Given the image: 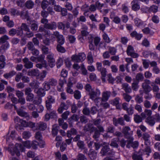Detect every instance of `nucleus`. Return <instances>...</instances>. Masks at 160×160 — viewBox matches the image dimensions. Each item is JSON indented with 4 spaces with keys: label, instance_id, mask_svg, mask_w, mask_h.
<instances>
[{
    "label": "nucleus",
    "instance_id": "a19ab883",
    "mask_svg": "<svg viewBox=\"0 0 160 160\" xmlns=\"http://www.w3.org/2000/svg\"><path fill=\"white\" fill-rule=\"evenodd\" d=\"M103 40L106 43H109L111 41V40L108 37V35L105 32H104L102 35Z\"/></svg>",
    "mask_w": 160,
    "mask_h": 160
},
{
    "label": "nucleus",
    "instance_id": "cd10ccee",
    "mask_svg": "<svg viewBox=\"0 0 160 160\" xmlns=\"http://www.w3.org/2000/svg\"><path fill=\"white\" fill-rule=\"evenodd\" d=\"M135 100L136 102L140 104L143 101V98L142 97V93L141 94V95L139 94H137L136 95L135 98Z\"/></svg>",
    "mask_w": 160,
    "mask_h": 160
},
{
    "label": "nucleus",
    "instance_id": "338daca9",
    "mask_svg": "<svg viewBox=\"0 0 160 160\" xmlns=\"http://www.w3.org/2000/svg\"><path fill=\"white\" fill-rule=\"evenodd\" d=\"M43 89L45 91H48L50 88V86L48 82H44L42 84Z\"/></svg>",
    "mask_w": 160,
    "mask_h": 160
},
{
    "label": "nucleus",
    "instance_id": "49530a36",
    "mask_svg": "<svg viewBox=\"0 0 160 160\" xmlns=\"http://www.w3.org/2000/svg\"><path fill=\"white\" fill-rule=\"evenodd\" d=\"M95 128L94 127L92 126V125L90 123H88L87 124L84 128V130L86 131H89L91 130L92 129L94 128Z\"/></svg>",
    "mask_w": 160,
    "mask_h": 160
},
{
    "label": "nucleus",
    "instance_id": "20e7f679",
    "mask_svg": "<svg viewBox=\"0 0 160 160\" xmlns=\"http://www.w3.org/2000/svg\"><path fill=\"white\" fill-rule=\"evenodd\" d=\"M55 98L51 95H49L47 97V99L45 101L46 106L47 108L50 109L52 107V104L55 103Z\"/></svg>",
    "mask_w": 160,
    "mask_h": 160
},
{
    "label": "nucleus",
    "instance_id": "4d7b16f0",
    "mask_svg": "<svg viewBox=\"0 0 160 160\" xmlns=\"http://www.w3.org/2000/svg\"><path fill=\"white\" fill-rule=\"evenodd\" d=\"M77 145L79 148L81 149H84V147H85V144L84 142L81 140L78 141Z\"/></svg>",
    "mask_w": 160,
    "mask_h": 160
},
{
    "label": "nucleus",
    "instance_id": "c85d7f7f",
    "mask_svg": "<svg viewBox=\"0 0 160 160\" xmlns=\"http://www.w3.org/2000/svg\"><path fill=\"white\" fill-rule=\"evenodd\" d=\"M146 120L147 123L151 126H154L155 123V121L152 117L147 118Z\"/></svg>",
    "mask_w": 160,
    "mask_h": 160
},
{
    "label": "nucleus",
    "instance_id": "f03ea898",
    "mask_svg": "<svg viewBox=\"0 0 160 160\" xmlns=\"http://www.w3.org/2000/svg\"><path fill=\"white\" fill-rule=\"evenodd\" d=\"M96 66L97 70L101 73L102 82H105L106 81L105 77L107 72L106 68L102 67V63L100 62H97L96 63Z\"/></svg>",
    "mask_w": 160,
    "mask_h": 160
},
{
    "label": "nucleus",
    "instance_id": "39448f33",
    "mask_svg": "<svg viewBox=\"0 0 160 160\" xmlns=\"http://www.w3.org/2000/svg\"><path fill=\"white\" fill-rule=\"evenodd\" d=\"M100 152L103 156L106 155H111L113 156L115 153L114 152L110 150L109 146L107 145L105 146L102 147Z\"/></svg>",
    "mask_w": 160,
    "mask_h": 160
},
{
    "label": "nucleus",
    "instance_id": "e2e57ef3",
    "mask_svg": "<svg viewBox=\"0 0 160 160\" xmlns=\"http://www.w3.org/2000/svg\"><path fill=\"white\" fill-rule=\"evenodd\" d=\"M129 139L125 140L124 139H122L120 141V145L122 148H124L125 146L128 144Z\"/></svg>",
    "mask_w": 160,
    "mask_h": 160
},
{
    "label": "nucleus",
    "instance_id": "7ed1b4c3",
    "mask_svg": "<svg viewBox=\"0 0 160 160\" xmlns=\"http://www.w3.org/2000/svg\"><path fill=\"white\" fill-rule=\"evenodd\" d=\"M14 107L15 109L16 110L19 116L25 118L27 120L29 119V115L28 113L22 109V108H23V107H21V108L19 109H18L15 105L14 106Z\"/></svg>",
    "mask_w": 160,
    "mask_h": 160
},
{
    "label": "nucleus",
    "instance_id": "6e6552de",
    "mask_svg": "<svg viewBox=\"0 0 160 160\" xmlns=\"http://www.w3.org/2000/svg\"><path fill=\"white\" fill-rule=\"evenodd\" d=\"M101 94V92L98 88H96L95 90H93L88 93L89 98L92 100L98 96H100Z\"/></svg>",
    "mask_w": 160,
    "mask_h": 160
},
{
    "label": "nucleus",
    "instance_id": "e433bc0d",
    "mask_svg": "<svg viewBox=\"0 0 160 160\" xmlns=\"http://www.w3.org/2000/svg\"><path fill=\"white\" fill-rule=\"evenodd\" d=\"M89 157L90 159L93 160L96 158L97 153L94 151H92V149H90V152L88 154Z\"/></svg>",
    "mask_w": 160,
    "mask_h": 160
},
{
    "label": "nucleus",
    "instance_id": "a18cd8bd",
    "mask_svg": "<svg viewBox=\"0 0 160 160\" xmlns=\"http://www.w3.org/2000/svg\"><path fill=\"white\" fill-rule=\"evenodd\" d=\"M62 45L61 44H58L56 47L57 50L59 52L64 53L66 52V50Z\"/></svg>",
    "mask_w": 160,
    "mask_h": 160
},
{
    "label": "nucleus",
    "instance_id": "dca6fc26",
    "mask_svg": "<svg viewBox=\"0 0 160 160\" xmlns=\"http://www.w3.org/2000/svg\"><path fill=\"white\" fill-rule=\"evenodd\" d=\"M138 142L135 141L133 142V139L132 138L129 139L128 144L127 145V148H129L131 147L135 148L138 147Z\"/></svg>",
    "mask_w": 160,
    "mask_h": 160
},
{
    "label": "nucleus",
    "instance_id": "4468645a",
    "mask_svg": "<svg viewBox=\"0 0 160 160\" xmlns=\"http://www.w3.org/2000/svg\"><path fill=\"white\" fill-rule=\"evenodd\" d=\"M57 27V23L54 22H52L50 23H48L47 24L45 25V26H44L45 28L50 30H55L56 29Z\"/></svg>",
    "mask_w": 160,
    "mask_h": 160
},
{
    "label": "nucleus",
    "instance_id": "0e129e2a",
    "mask_svg": "<svg viewBox=\"0 0 160 160\" xmlns=\"http://www.w3.org/2000/svg\"><path fill=\"white\" fill-rule=\"evenodd\" d=\"M34 95L33 93L27 95L26 97L27 101L28 102H32L34 98Z\"/></svg>",
    "mask_w": 160,
    "mask_h": 160
},
{
    "label": "nucleus",
    "instance_id": "69168bd1",
    "mask_svg": "<svg viewBox=\"0 0 160 160\" xmlns=\"http://www.w3.org/2000/svg\"><path fill=\"white\" fill-rule=\"evenodd\" d=\"M138 88L139 86L138 85V82H135L132 83V88L133 90L135 91H137Z\"/></svg>",
    "mask_w": 160,
    "mask_h": 160
},
{
    "label": "nucleus",
    "instance_id": "4be33fe9",
    "mask_svg": "<svg viewBox=\"0 0 160 160\" xmlns=\"http://www.w3.org/2000/svg\"><path fill=\"white\" fill-rule=\"evenodd\" d=\"M9 47V44L8 42L6 43L2 44L0 47V53H4L6 50Z\"/></svg>",
    "mask_w": 160,
    "mask_h": 160
},
{
    "label": "nucleus",
    "instance_id": "4c0bfd02",
    "mask_svg": "<svg viewBox=\"0 0 160 160\" xmlns=\"http://www.w3.org/2000/svg\"><path fill=\"white\" fill-rule=\"evenodd\" d=\"M34 5V3L32 0H28L25 3L26 7L29 9L32 8Z\"/></svg>",
    "mask_w": 160,
    "mask_h": 160
},
{
    "label": "nucleus",
    "instance_id": "6ab92c4d",
    "mask_svg": "<svg viewBox=\"0 0 160 160\" xmlns=\"http://www.w3.org/2000/svg\"><path fill=\"white\" fill-rule=\"evenodd\" d=\"M39 72L37 69L29 70L28 72V75L31 76H39Z\"/></svg>",
    "mask_w": 160,
    "mask_h": 160
},
{
    "label": "nucleus",
    "instance_id": "79ce46f5",
    "mask_svg": "<svg viewBox=\"0 0 160 160\" xmlns=\"http://www.w3.org/2000/svg\"><path fill=\"white\" fill-rule=\"evenodd\" d=\"M9 39V38L6 35H3L0 38V42L1 43H5L8 42L7 41Z\"/></svg>",
    "mask_w": 160,
    "mask_h": 160
},
{
    "label": "nucleus",
    "instance_id": "9b49d317",
    "mask_svg": "<svg viewBox=\"0 0 160 160\" xmlns=\"http://www.w3.org/2000/svg\"><path fill=\"white\" fill-rule=\"evenodd\" d=\"M132 9L134 11H137L140 8V5L139 2L138 0H133L131 3Z\"/></svg>",
    "mask_w": 160,
    "mask_h": 160
},
{
    "label": "nucleus",
    "instance_id": "1a4fd4ad",
    "mask_svg": "<svg viewBox=\"0 0 160 160\" xmlns=\"http://www.w3.org/2000/svg\"><path fill=\"white\" fill-rule=\"evenodd\" d=\"M53 34L57 38V42L58 44L62 45L64 43L65 39L62 35L59 34V32L58 31L54 32Z\"/></svg>",
    "mask_w": 160,
    "mask_h": 160
},
{
    "label": "nucleus",
    "instance_id": "37998d69",
    "mask_svg": "<svg viewBox=\"0 0 160 160\" xmlns=\"http://www.w3.org/2000/svg\"><path fill=\"white\" fill-rule=\"evenodd\" d=\"M132 158L134 160H143L141 155L138 153L134 154L132 156Z\"/></svg>",
    "mask_w": 160,
    "mask_h": 160
},
{
    "label": "nucleus",
    "instance_id": "de8ad7c7",
    "mask_svg": "<svg viewBox=\"0 0 160 160\" xmlns=\"http://www.w3.org/2000/svg\"><path fill=\"white\" fill-rule=\"evenodd\" d=\"M71 132V134L73 135H75L77 134V131L76 129L74 128H72L70 130H68L67 132V136L68 138H70V134H69V132Z\"/></svg>",
    "mask_w": 160,
    "mask_h": 160
},
{
    "label": "nucleus",
    "instance_id": "09e8293b",
    "mask_svg": "<svg viewBox=\"0 0 160 160\" xmlns=\"http://www.w3.org/2000/svg\"><path fill=\"white\" fill-rule=\"evenodd\" d=\"M34 22L31 24V28L32 31H36L38 28V24L37 22L33 21Z\"/></svg>",
    "mask_w": 160,
    "mask_h": 160
},
{
    "label": "nucleus",
    "instance_id": "7c9ffc66",
    "mask_svg": "<svg viewBox=\"0 0 160 160\" xmlns=\"http://www.w3.org/2000/svg\"><path fill=\"white\" fill-rule=\"evenodd\" d=\"M119 98H116L112 101L113 105L116 106L117 108L118 109H120V106L119 105Z\"/></svg>",
    "mask_w": 160,
    "mask_h": 160
},
{
    "label": "nucleus",
    "instance_id": "774afa93",
    "mask_svg": "<svg viewBox=\"0 0 160 160\" xmlns=\"http://www.w3.org/2000/svg\"><path fill=\"white\" fill-rule=\"evenodd\" d=\"M23 137L26 139L29 138L31 136V133L28 131H24L22 133Z\"/></svg>",
    "mask_w": 160,
    "mask_h": 160
},
{
    "label": "nucleus",
    "instance_id": "bf43d9fd",
    "mask_svg": "<svg viewBox=\"0 0 160 160\" xmlns=\"http://www.w3.org/2000/svg\"><path fill=\"white\" fill-rule=\"evenodd\" d=\"M79 62L83 61L86 58V56L84 53H80L78 54Z\"/></svg>",
    "mask_w": 160,
    "mask_h": 160
},
{
    "label": "nucleus",
    "instance_id": "aec40b11",
    "mask_svg": "<svg viewBox=\"0 0 160 160\" xmlns=\"http://www.w3.org/2000/svg\"><path fill=\"white\" fill-rule=\"evenodd\" d=\"M94 130V132L92 135V138L95 139L96 141H98V138L100 137V133L101 132L100 130L96 128H93Z\"/></svg>",
    "mask_w": 160,
    "mask_h": 160
},
{
    "label": "nucleus",
    "instance_id": "2f4dec72",
    "mask_svg": "<svg viewBox=\"0 0 160 160\" xmlns=\"http://www.w3.org/2000/svg\"><path fill=\"white\" fill-rule=\"evenodd\" d=\"M92 100L97 106L99 105H101V104H102V102H104L102 101V98L100 97L99 96H98L97 97L95 98Z\"/></svg>",
    "mask_w": 160,
    "mask_h": 160
},
{
    "label": "nucleus",
    "instance_id": "2eb2a0df",
    "mask_svg": "<svg viewBox=\"0 0 160 160\" xmlns=\"http://www.w3.org/2000/svg\"><path fill=\"white\" fill-rule=\"evenodd\" d=\"M111 94L109 91H105L102 93V101L105 102L108 101Z\"/></svg>",
    "mask_w": 160,
    "mask_h": 160
},
{
    "label": "nucleus",
    "instance_id": "680f3d73",
    "mask_svg": "<svg viewBox=\"0 0 160 160\" xmlns=\"http://www.w3.org/2000/svg\"><path fill=\"white\" fill-rule=\"evenodd\" d=\"M48 83L50 86L51 85L52 86H55L57 85V82L56 79L52 78L49 79Z\"/></svg>",
    "mask_w": 160,
    "mask_h": 160
},
{
    "label": "nucleus",
    "instance_id": "f704fd0d",
    "mask_svg": "<svg viewBox=\"0 0 160 160\" xmlns=\"http://www.w3.org/2000/svg\"><path fill=\"white\" fill-rule=\"evenodd\" d=\"M115 128L111 124H108L107 128L106 130L108 132L113 133Z\"/></svg>",
    "mask_w": 160,
    "mask_h": 160
},
{
    "label": "nucleus",
    "instance_id": "c756f323",
    "mask_svg": "<svg viewBox=\"0 0 160 160\" xmlns=\"http://www.w3.org/2000/svg\"><path fill=\"white\" fill-rule=\"evenodd\" d=\"M36 90H34V92H36L40 97H44L46 94L45 90L42 88H39L36 92Z\"/></svg>",
    "mask_w": 160,
    "mask_h": 160
},
{
    "label": "nucleus",
    "instance_id": "a211bd4d",
    "mask_svg": "<svg viewBox=\"0 0 160 160\" xmlns=\"http://www.w3.org/2000/svg\"><path fill=\"white\" fill-rule=\"evenodd\" d=\"M69 108V106L66 104L64 102H62L60 105L58 111L59 113H62L63 110H67Z\"/></svg>",
    "mask_w": 160,
    "mask_h": 160
},
{
    "label": "nucleus",
    "instance_id": "13d9d810",
    "mask_svg": "<svg viewBox=\"0 0 160 160\" xmlns=\"http://www.w3.org/2000/svg\"><path fill=\"white\" fill-rule=\"evenodd\" d=\"M81 73L84 75H87L88 72L86 69L84 65L83 64H81Z\"/></svg>",
    "mask_w": 160,
    "mask_h": 160
},
{
    "label": "nucleus",
    "instance_id": "052dcab7",
    "mask_svg": "<svg viewBox=\"0 0 160 160\" xmlns=\"http://www.w3.org/2000/svg\"><path fill=\"white\" fill-rule=\"evenodd\" d=\"M27 47L28 49L30 51H31L35 48L34 45L32 42H29L27 45Z\"/></svg>",
    "mask_w": 160,
    "mask_h": 160
},
{
    "label": "nucleus",
    "instance_id": "c9c22d12",
    "mask_svg": "<svg viewBox=\"0 0 160 160\" xmlns=\"http://www.w3.org/2000/svg\"><path fill=\"white\" fill-rule=\"evenodd\" d=\"M9 11L11 15L12 16H15L16 15L18 16L20 15L19 11L14 8H11Z\"/></svg>",
    "mask_w": 160,
    "mask_h": 160
},
{
    "label": "nucleus",
    "instance_id": "3c124183",
    "mask_svg": "<svg viewBox=\"0 0 160 160\" xmlns=\"http://www.w3.org/2000/svg\"><path fill=\"white\" fill-rule=\"evenodd\" d=\"M20 28L22 31L24 30L26 32L30 29L29 26H28L25 23H22Z\"/></svg>",
    "mask_w": 160,
    "mask_h": 160
},
{
    "label": "nucleus",
    "instance_id": "f257e3e1",
    "mask_svg": "<svg viewBox=\"0 0 160 160\" xmlns=\"http://www.w3.org/2000/svg\"><path fill=\"white\" fill-rule=\"evenodd\" d=\"M8 151L10 152L12 155L13 156L15 153L17 156H19L20 155L21 151H24V148L22 145L16 143L15 147L13 145H9L8 147Z\"/></svg>",
    "mask_w": 160,
    "mask_h": 160
},
{
    "label": "nucleus",
    "instance_id": "393cba45",
    "mask_svg": "<svg viewBox=\"0 0 160 160\" xmlns=\"http://www.w3.org/2000/svg\"><path fill=\"white\" fill-rule=\"evenodd\" d=\"M52 107H50V109L47 108V112L49 113L50 116L51 118H55L57 117V113L55 110H53L52 108Z\"/></svg>",
    "mask_w": 160,
    "mask_h": 160
},
{
    "label": "nucleus",
    "instance_id": "ea45409f",
    "mask_svg": "<svg viewBox=\"0 0 160 160\" xmlns=\"http://www.w3.org/2000/svg\"><path fill=\"white\" fill-rule=\"evenodd\" d=\"M39 83L36 81H33L29 84V86L33 88H37L39 87Z\"/></svg>",
    "mask_w": 160,
    "mask_h": 160
},
{
    "label": "nucleus",
    "instance_id": "f3484780",
    "mask_svg": "<svg viewBox=\"0 0 160 160\" xmlns=\"http://www.w3.org/2000/svg\"><path fill=\"white\" fill-rule=\"evenodd\" d=\"M152 110L145 109L143 112L141 113V116L143 118H145L147 117H150L152 114Z\"/></svg>",
    "mask_w": 160,
    "mask_h": 160
},
{
    "label": "nucleus",
    "instance_id": "864d4df0",
    "mask_svg": "<svg viewBox=\"0 0 160 160\" xmlns=\"http://www.w3.org/2000/svg\"><path fill=\"white\" fill-rule=\"evenodd\" d=\"M134 52L133 48L131 45H129L127 50V53L128 55L129 56L132 53Z\"/></svg>",
    "mask_w": 160,
    "mask_h": 160
},
{
    "label": "nucleus",
    "instance_id": "473e14b6",
    "mask_svg": "<svg viewBox=\"0 0 160 160\" xmlns=\"http://www.w3.org/2000/svg\"><path fill=\"white\" fill-rule=\"evenodd\" d=\"M142 87L144 93L150 92L152 90V88L149 85H142Z\"/></svg>",
    "mask_w": 160,
    "mask_h": 160
},
{
    "label": "nucleus",
    "instance_id": "423d86ee",
    "mask_svg": "<svg viewBox=\"0 0 160 160\" xmlns=\"http://www.w3.org/2000/svg\"><path fill=\"white\" fill-rule=\"evenodd\" d=\"M93 124L97 126V128L101 132H104V129L102 125V122L101 119L98 118L97 119H94L93 121Z\"/></svg>",
    "mask_w": 160,
    "mask_h": 160
},
{
    "label": "nucleus",
    "instance_id": "f8f14e48",
    "mask_svg": "<svg viewBox=\"0 0 160 160\" xmlns=\"http://www.w3.org/2000/svg\"><path fill=\"white\" fill-rule=\"evenodd\" d=\"M158 7L154 5L151 6L150 8L145 7L142 8L141 9L145 12H156L158 11Z\"/></svg>",
    "mask_w": 160,
    "mask_h": 160
},
{
    "label": "nucleus",
    "instance_id": "b1692460",
    "mask_svg": "<svg viewBox=\"0 0 160 160\" xmlns=\"http://www.w3.org/2000/svg\"><path fill=\"white\" fill-rule=\"evenodd\" d=\"M118 140L119 138H115L112 139L111 141L110 145L113 148H118Z\"/></svg>",
    "mask_w": 160,
    "mask_h": 160
},
{
    "label": "nucleus",
    "instance_id": "9d476101",
    "mask_svg": "<svg viewBox=\"0 0 160 160\" xmlns=\"http://www.w3.org/2000/svg\"><path fill=\"white\" fill-rule=\"evenodd\" d=\"M112 121L113 124L115 126H118V124L122 126H123L125 125L124 119L122 117H120L118 119L115 118H113Z\"/></svg>",
    "mask_w": 160,
    "mask_h": 160
},
{
    "label": "nucleus",
    "instance_id": "5fc2aeb1",
    "mask_svg": "<svg viewBox=\"0 0 160 160\" xmlns=\"http://www.w3.org/2000/svg\"><path fill=\"white\" fill-rule=\"evenodd\" d=\"M127 113L128 115H132L134 113L133 108L132 105H131L129 108L126 110Z\"/></svg>",
    "mask_w": 160,
    "mask_h": 160
},
{
    "label": "nucleus",
    "instance_id": "603ef678",
    "mask_svg": "<svg viewBox=\"0 0 160 160\" xmlns=\"http://www.w3.org/2000/svg\"><path fill=\"white\" fill-rule=\"evenodd\" d=\"M45 56L43 55H41L38 58V59L39 62L41 63H44L43 65H45V63H47L46 60H44Z\"/></svg>",
    "mask_w": 160,
    "mask_h": 160
},
{
    "label": "nucleus",
    "instance_id": "6e6d98bb",
    "mask_svg": "<svg viewBox=\"0 0 160 160\" xmlns=\"http://www.w3.org/2000/svg\"><path fill=\"white\" fill-rule=\"evenodd\" d=\"M42 50L43 53L44 54H49L51 53L50 51H49L48 48L46 47V46L43 45L42 47Z\"/></svg>",
    "mask_w": 160,
    "mask_h": 160
},
{
    "label": "nucleus",
    "instance_id": "58836bf2",
    "mask_svg": "<svg viewBox=\"0 0 160 160\" xmlns=\"http://www.w3.org/2000/svg\"><path fill=\"white\" fill-rule=\"evenodd\" d=\"M87 59L88 60V62L89 64H92L93 62V59L92 52H90L88 53Z\"/></svg>",
    "mask_w": 160,
    "mask_h": 160
},
{
    "label": "nucleus",
    "instance_id": "bb28decb",
    "mask_svg": "<svg viewBox=\"0 0 160 160\" xmlns=\"http://www.w3.org/2000/svg\"><path fill=\"white\" fill-rule=\"evenodd\" d=\"M16 74V72L14 71H11L9 72L4 73L3 76L6 79L11 78Z\"/></svg>",
    "mask_w": 160,
    "mask_h": 160
},
{
    "label": "nucleus",
    "instance_id": "a878e982",
    "mask_svg": "<svg viewBox=\"0 0 160 160\" xmlns=\"http://www.w3.org/2000/svg\"><path fill=\"white\" fill-rule=\"evenodd\" d=\"M130 35L132 37H135V38L138 40H140L142 37V34H138L135 31L131 33Z\"/></svg>",
    "mask_w": 160,
    "mask_h": 160
},
{
    "label": "nucleus",
    "instance_id": "ddd939ff",
    "mask_svg": "<svg viewBox=\"0 0 160 160\" xmlns=\"http://www.w3.org/2000/svg\"><path fill=\"white\" fill-rule=\"evenodd\" d=\"M24 63V67L27 69L32 68L33 66V63L29 61L27 58H25L22 59Z\"/></svg>",
    "mask_w": 160,
    "mask_h": 160
},
{
    "label": "nucleus",
    "instance_id": "72a5a7b5",
    "mask_svg": "<svg viewBox=\"0 0 160 160\" xmlns=\"http://www.w3.org/2000/svg\"><path fill=\"white\" fill-rule=\"evenodd\" d=\"M59 127L57 125L55 124L52 126V134L55 136L58 134Z\"/></svg>",
    "mask_w": 160,
    "mask_h": 160
},
{
    "label": "nucleus",
    "instance_id": "c03bdc74",
    "mask_svg": "<svg viewBox=\"0 0 160 160\" xmlns=\"http://www.w3.org/2000/svg\"><path fill=\"white\" fill-rule=\"evenodd\" d=\"M76 157L77 160H88L84 154L82 153H78Z\"/></svg>",
    "mask_w": 160,
    "mask_h": 160
},
{
    "label": "nucleus",
    "instance_id": "0eeeda50",
    "mask_svg": "<svg viewBox=\"0 0 160 160\" xmlns=\"http://www.w3.org/2000/svg\"><path fill=\"white\" fill-rule=\"evenodd\" d=\"M54 54L51 52L47 57L49 65L51 68L53 67L55 65V61L54 58Z\"/></svg>",
    "mask_w": 160,
    "mask_h": 160
},
{
    "label": "nucleus",
    "instance_id": "412c9836",
    "mask_svg": "<svg viewBox=\"0 0 160 160\" xmlns=\"http://www.w3.org/2000/svg\"><path fill=\"white\" fill-rule=\"evenodd\" d=\"M37 129L40 130H44L47 128V124L43 122H40L36 125Z\"/></svg>",
    "mask_w": 160,
    "mask_h": 160
},
{
    "label": "nucleus",
    "instance_id": "5701e85b",
    "mask_svg": "<svg viewBox=\"0 0 160 160\" xmlns=\"http://www.w3.org/2000/svg\"><path fill=\"white\" fill-rule=\"evenodd\" d=\"M122 89H123L126 93H130L132 92V89L130 87L127 83H123L122 84Z\"/></svg>",
    "mask_w": 160,
    "mask_h": 160
},
{
    "label": "nucleus",
    "instance_id": "8fccbe9b",
    "mask_svg": "<svg viewBox=\"0 0 160 160\" xmlns=\"http://www.w3.org/2000/svg\"><path fill=\"white\" fill-rule=\"evenodd\" d=\"M134 121L137 123H139L142 121V118L138 115H134Z\"/></svg>",
    "mask_w": 160,
    "mask_h": 160
}]
</instances>
